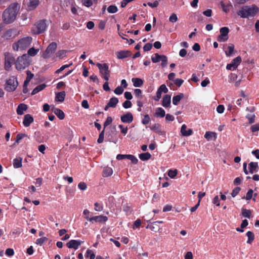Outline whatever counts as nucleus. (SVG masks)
I'll return each instance as SVG.
<instances>
[{
    "label": "nucleus",
    "mask_w": 259,
    "mask_h": 259,
    "mask_svg": "<svg viewBox=\"0 0 259 259\" xmlns=\"http://www.w3.org/2000/svg\"><path fill=\"white\" fill-rule=\"evenodd\" d=\"M52 111L60 120H63L64 119L65 114L62 110L59 108H54L52 109Z\"/></svg>",
    "instance_id": "20"
},
{
    "label": "nucleus",
    "mask_w": 259,
    "mask_h": 259,
    "mask_svg": "<svg viewBox=\"0 0 259 259\" xmlns=\"http://www.w3.org/2000/svg\"><path fill=\"white\" fill-rule=\"evenodd\" d=\"M71 64H66V65L62 66L59 69H58V70H57L56 71V73H57V74L60 73L61 71L64 70L65 68L70 67Z\"/></svg>",
    "instance_id": "58"
},
{
    "label": "nucleus",
    "mask_w": 259,
    "mask_h": 259,
    "mask_svg": "<svg viewBox=\"0 0 259 259\" xmlns=\"http://www.w3.org/2000/svg\"><path fill=\"white\" fill-rule=\"evenodd\" d=\"M220 35L229 38L228 33L229 32V29L227 27H223L220 29Z\"/></svg>",
    "instance_id": "30"
},
{
    "label": "nucleus",
    "mask_w": 259,
    "mask_h": 259,
    "mask_svg": "<svg viewBox=\"0 0 259 259\" xmlns=\"http://www.w3.org/2000/svg\"><path fill=\"white\" fill-rule=\"evenodd\" d=\"M151 120V119L148 114H146L144 116V118L142 120V123L144 125L148 124Z\"/></svg>",
    "instance_id": "47"
},
{
    "label": "nucleus",
    "mask_w": 259,
    "mask_h": 259,
    "mask_svg": "<svg viewBox=\"0 0 259 259\" xmlns=\"http://www.w3.org/2000/svg\"><path fill=\"white\" fill-rule=\"evenodd\" d=\"M132 53L128 50H121L116 52V55L118 59H123L131 57Z\"/></svg>",
    "instance_id": "13"
},
{
    "label": "nucleus",
    "mask_w": 259,
    "mask_h": 259,
    "mask_svg": "<svg viewBox=\"0 0 259 259\" xmlns=\"http://www.w3.org/2000/svg\"><path fill=\"white\" fill-rule=\"evenodd\" d=\"M174 83L178 85L179 87H180L184 82V80L182 79L176 78L174 80Z\"/></svg>",
    "instance_id": "62"
},
{
    "label": "nucleus",
    "mask_w": 259,
    "mask_h": 259,
    "mask_svg": "<svg viewBox=\"0 0 259 259\" xmlns=\"http://www.w3.org/2000/svg\"><path fill=\"white\" fill-rule=\"evenodd\" d=\"M241 62V57L238 56L234 59L230 64L227 65L226 69L230 70H234L237 68Z\"/></svg>",
    "instance_id": "10"
},
{
    "label": "nucleus",
    "mask_w": 259,
    "mask_h": 259,
    "mask_svg": "<svg viewBox=\"0 0 259 259\" xmlns=\"http://www.w3.org/2000/svg\"><path fill=\"white\" fill-rule=\"evenodd\" d=\"M134 94L136 97H138L139 99H142L143 98L142 96V90L139 89H136L134 90Z\"/></svg>",
    "instance_id": "46"
},
{
    "label": "nucleus",
    "mask_w": 259,
    "mask_h": 259,
    "mask_svg": "<svg viewBox=\"0 0 259 259\" xmlns=\"http://www.w3.org/2000/svg\"><path fill=\"white\" fill-rule=\"evenodd\" d=\"M158 90L160 91L161 93L163 92L166 93L168 92V89L165 84L161 85L158 89Z\"/></svg>",
    "instance_id": "59"
},
{
    "label": "nucleus",
    "mask_w": 259,
    "mask_h": 259,
    "mask_svg": "<svg viewBox=\"0 0 259 259\" xmlns=\"http://www.w3.org/2000/svg\"><path fill=\"white\" fill-rule=\"evenodd\" d=\"M118 99L116 97H112L109 101L108 106H110L111 108H115L118 103Z\"/></svg>",
    "instance_id": "27"
},
{
    "label": "nucleus",
    "mask_w": 259,
    "mask_h": 259,
    "mask_svg": "<svg viewBox=\"0 0 259 259\" xmlns=\"http://www.w3.org/2000/svg\"><path fill=\"white\" fill-rule=\"evenodd\" d=\"M171 97L169 95H165L163 96L162 100V105L165 107L167 108L170 106Z\"/></svg>",
    "instance_id": "18"
},
{
    "label": "nucleus",
    "mask_w": 259,
    "mask_h": 259,
    "mask_svg": "<svg viewBox=\"0 0 259 259\" xmlns=\"http://www.w3.org/2000/svg\"><path fill=\"white\" fill-rule=\"evenodd\" d=\"M165 115V112L163 109L161 107L156 109L155 116L156 117H163Z\"/></svg>",
    "instance_id": "31"
},
{
    "label": "nucleus",
    "mask_w": 259,
    "mask_h": 259,
    "mask_svg": "<svg viewBox=\"0 0 259 259\" xmlns=\"http://www.w3.org/2000/svg\"><path fill=\"white\" fill-rule=\"evenodd\" d=\"M181 133L183 136H189L193 134V131L190 128L187 130V126L184 124L181 126Z\"/></svg>",
    "instance_id": "19"
},
{
    "label": "nucleus",
    "mask_w": 259,
    "mask_h": 259,
    "mask_svg": "<svg viewBox=\"0 0 259 259\" xmlns=\"http://www.w3.org/2000/svg\"><path fill=\"white\" fill-rule=\"evenodd\" d=\"M48 26L47 25V20L42 19L36 22L31 28V33L33 34L38 35L44 33Z\"/></svg>",
    "instance_id": "4"
},
{
    "label": "nucleus",
    "mask_w": 259,
    "mask_h": 259,
    "mask_svg": "<svg viewBox=\"0 0 259 259\" xmlns=\"http://www.w3.org/2000/svg\"><path fill=\"white\" fill-rule=\"evenodd\" d=\"M66 53L67 51L66 50H59L56 53V57L61 59L66 56Z\"/></svg>",
    "instance_id": "39"
},
{
    "label": "nucleus",
    "mask_w": 259,
    "mask_h": 259,
    "mask_svg": "<svg viewBox=\"0 0 259 259\" xmlns=\"http://www.w3.org/2000/svg\"><path fill=\"white\" fill-rule=\"evenodd\" d=\"M213 136L214 137V138H216L217 134L214 132H206L204 135V138H206L207 140H210Z\"/></svg>",
    "instance_id": "37"
},
{
    "label": "nucleus",
    "mask_w": 259,
    "mask_h": 259,
    "mask_svg": "<svg viewBox=\"0 0 259 259\" xmlns=\"http://www.w3.org/2000/svg\"><path fill=\"white\" fill-rule=\"evenodd\" d=\"M184 97L183 93H179L178 95L175 96L172 98V104L177 105L180 100Z\"/></svg>",
    "instance_id": "23"
},
{
    "label": "nucleus",
    "mask_w": 259,
    "mask_h": 259,
    "mask_svg": "<svg viewBox=\"0 0 259 259\" xmlns=\"http://www.w3.org/2000/svg\"><path fill=\"white\" fill-rule=\"evenodd\" d=\"M26 135L24 134H17L16 136V140L14 143L15 144L16 143L18 144L20 142V141L22 140L24 137H26Z\"/></svg>",
    "instance_id": "51"
},
{
    "label": "nucleus",
    "mask_w": 259,
    "mask_h": 259,
    "mask_svg": "<svg viewBox=\"0 0 259 259\" xmlns=\"http://www.w3.org/2000/svg\"><path fill=\"white\" fill-rule=\"evenodd\" d=\"M32 38L31 37H23L13 44V49L16 51L25 50L29 47Z\"/></svg>",
    "instance_id": "3"
},
{
    "label": "nucleus",
    "mask_w": 259,
    "mask_h": 259,
    "mask_svg": "<svg viewBox=\"0 0 259 259\" xmlns=\"http://www.w3.org/2000/svg\"><path fill=\"white\" fill-rule=\"evenodd\" d=\"M132 81L135 87H141L144 83V81L140 78H133Z\"/></svg>",
    "instance_id": "22"
},
{
    "label": "nucleus",
    "mask_w": 259,
    "mask_h": 259,
    "mask_svg": "<svg viewBox=\"0 0 259 259\" xmlns=\"http://www.w3.org/2000/svg\"><path fill=\"white\" fill-rule=\"evenodd\" d=\"M34 121L33 117L29 114L24 115L23 124L25 127H28Z\"/></svg>",
    "instance_id": "17"
},
{
    "label": "nucleus",
    "mask_w": 259,
    "mask_h": 259,
    "mask_svg": "<svg viewBox=\"0 0 259 259\" xmlns=\"http://www.w3.org/2000/svg\"><path fill=\"white\" fill-rule=\"evenodd\" d=\"M253 193V190L252 189H249L247 192L246 196L242 197V199H245L247 200H250L252 197Z\"/></svg>",
    "instance_id": "45"
},
{
    "label": "nucleus",
    "mask_w": 259,
    "mask_h": 259,
    "mask_svg": "<svg viewBox=\"0 0 259 259\" xmlns=\"http://www.w3.org/2000/svg\"><path fill=\"white\" fill-rule=\"evenodd\" d=\"M152 48V44L151 43H147L146 44L144 47L143 50L144 52L149 51Z\"/></svg>",
    "instance_id": "56"
},
{
    "label": "nucleus",
    "mask_w": 259,
    "mask_h": 259,
    "mask_svg": "<svg viewBox=\"0 0 259 259\" xmlns=\"http://www.w3.org/2000/svg\"><path fill=\"white\" fill-rule=\"evenodd\" d=\"M105 129L104 128L102 131L100 133L97 142L99 144L103 143L104 141Z\"/></svg>",
    "instance_id": "48"
},
{
    "label": "nucleus",
    "mask_w": 259,
    "mask_h": 259,
    "mask_svg": "<svg viewBox=\"0 0 259 259\" xmlns=\"http://www.w3.org/2000/svg\"><path fill=\"white\" fill-rule=\"evenodd\" d=\"M169 20L170 22L172 23H175L177 22L178 20V17L177 15L175 13L172 14L169 18Z\"/></svg>",
    "instance_id": "57"
},
{
    "label": "nucleus",
    "mask_w": 259,
    "mask_h": 259,
    "mask_svg": "<svg viewBox=\"0 0 259 259\" xmlns=\"http://www.w3.org/2000/svg\"><path fill=\"white\" fill-rule=\"evenodd\" d=\"M57 49V43L52 42L47 48L46 51L43 53L42 57L44 59L49 58L55 52Z\"/></svg>",
    "instance_id": "7"
},
{
    "label": "nucleus",
    "mask_w": 259,
    "mask_h": 259,
    "mask_svg": "<svg viewBox=\"0 0 259 259\" xmlns=\"http://www.w3.org/2000/svg\"><path fill=\"white\" fill-rule=\"evenodd\" d=\"M107 10L109 13L113 14L117 12L118 8L115 5H110L108 7Z\"/></svg>",
    "instance_id": "40"
},
{
    "label": "nucleus",
    "mask_w": 259,
    "mask_h": 259,
    "mask_svg": "<svg viewBox=\"0 0 259 259\" xmlns=\"http://www.w3.org/2000/svg\"><path fill=\"white\" fill-rule=\"evenodd\" d=\"M95 210L97 211H101L103 210V206L100 205L99 203L96 202L94 204Z\"/></svg>",
    "instance_id": "61"
},
{
    "label": "nucleus",
    "mask_w": 259,
    "mask_h": 259,
    "mask_svg": "<svg viewBox=\"0 0 259 259\" xmlns=\"http://www.w3.org/2000/svg\"><path fill=\"white\" fill-rule=\"evenodd\" d=\"M242 214L243 217L250 218L251 214V211L249 209L242 208Z\"/></svg>",
    "instance_id": "38"
},
{
    "label": "nucleus",
    "mask_w": 259,
    "mask_h": 259,
    "mask_svg": "<svg viewBox=\"0 0 259 259\" xmlns=\"http://www.w3.org/2000/svg\"><path fill=\"white\" fill-rule=\"evenodd\" d=\"M255 117V116L254 114H253V115L247 114L246 116V118L248 120L249 123L250 124L254 122Z\"/></svg>",
    "instance_id": "52"
},
{
    "label": "nucleus",
    "mask_w": 259,
    "mask_h": 259,
    "mask_svg": "<svg viewBox=\"0 0 259 259\" xmlns=\"http://www.w3.org/2000/svg\"><path fill=\"white\" fill-rule=\"evenodd\" d=\"M27 109V105L25 104L21 103L18 106L17 108L16 109V112L17 114L21 115L23 114L24 111H26Z\"/></svg>",
    "instance_id": "21"
},
{
    "label": "nucleus",
    "mask_w": 259,
    "mask_h": 259,
    "mask_svg": "<svg viewBox=\"0 0 259 259\" xmlns=\"http://www.w3.org/2000/svg\"><path fill=\"white\" fill-rule=\"evenodd\" d=\"M85 219L89 221L90 222H93V221H94L96 222L99 223L106 222L108 220V218L106 216H104L102 215L95 216L92 218L85 217Z\"/></svg>",
    "instance_id": "14"
},
{
    "label": "nucleus",
    "mask_w": 259,
    "mask_h": 259,
    "mask_svg": "<svg viewBox=\"0 0 259 259\" xmlns=\"http://www.w3.org/2000/svg\"><path fill=\"white\" fill-rule=\"evenodd\" d=\"M151 130H153L157 133L161 132V126L159 124L155 123L150 127Z\"/></svg>",
    "instance_id": "44"
},
{
    "label": "nucleus",
    "mask_w": 259,
    "mask_h": 259,
    "mask_svg": "<svg viewBox=\"0 0 259 259\" xmlns=\"http://www.w3.org/2000/svg\"><path fill=\"white\" fill-rule=\"evenodd\" d=\"M15 65L16 68L18 70L24 69L29 65L28 56L26 54H24L22 56L18 57L15 62Z\"/></svg>",
    "instance_id": "5"
},
{
    "label": "nucleus",
    "mask_w": 259,
    "mask_h": 259,
    "mask_svg": "<svg viewBox=\"0 0 259 259\" xmlns=\"http://www.w3.org/2000/svg\"><path fill=\"white\" fill-rule=\"evenodd\" d=\"M18 85L17 78L13 76L6 80L5 89L8 92H12L15 91Z\"/></svg>",
    "instance_id": "6"
},
{
    "label": "nucleus",
    "mask_w": 259,
    "mask_h": 259,
    "mask_svg": "<svg viewBox=\"0 0 259 259\" xmlns=\"http://www.w3.org/2000/svg\"><path fill=\"white\" fill-rule=\"evenodd\" d=\"M97 67L100 70V73L103 75V78L106 81H108L109 77L110 71L107 64L104 63L103 64L97 63Z\"/></svg>",
    "instance_id": "8"
},
{
    "label": "nucleus",
    "mask_w": 259,
    "mask_h": 259,
    "mask_svg": "<svg viewBox=\"0 0 259 259\" xmlns=\"http://www.w3.org/2000/svg\"><path fill=\"white\" fill-rule=\"evenodd\" d=\"M19 8L18 4L14 3L6 9L3 14V19L4 23L10 24L12 23L16 19Z\"/></svg>",
    "instance_id": "1"
},
{
    "label": "nucleus",
    "mask_w": 259,
    "mask_h": 259,
    "mask_svg": "<svg viewBox=\"0 0 259 259\" xmlns=\"http://www.w3.org/2000/svg\"><path fill=\"white\" fill-rule=\"evenodd\" d=\"M46 87V85L45 83L39 84L32 91L31 95H34L39 92L42 91Z\"/></svg>",
    "instance_id": "29"
},
{
    "label": "nucleus",
    "mask_w": 259,
    "mask_h": 259,
    "mask_svg": "<svg viewBox=\"0 0 259 259\" xmlns=\"http://www.w3.org/2000/svg\"><path fill=\"white\" fill-rule=\"evenodd\" d=\"M17 30L15 29H10L8 30L2 36V37L6 39H10L17 36Z\"/></svg>",
    "instance_id": "12"
},
{
    "label": "nucleus",
    "mask_w": 259,
    "mask_h": 259,
    "mask_svg": "<svg viewBox=\"0 0 259 259\" xmlns=\"http://www.w3.org/2000/svg\"><path fill=\"white\" fill-rule=\"evenodd\" d=\"M38 51V49H35L34 48L32 47L28 50V54L30 56H34L37 54Z\"/></svg>",
    "instance_id": "41"
},
{
    "label": "nucleus",
    "mask_w": 259,
    "mask_h": 259,
    "mask_svg": "<svg viewBox=\"0 0 259 259\" xmlns=\"http://www.w3.org/2000/svg\"><path fill=\"white\" fill-rule=\"evenodd\" d=\"M258 167V163L256 162H251L249 164V172L253 174L256 171V168Z\"/></svg>",
    "instance_id": "26"
},
{
    "label": "nucleus",
    "mask_w": 259,
    "mask_h": 259,
    "mask_svg": "<svg viewBox=\"0 0 259 259\" xmlns=\"http://www.w3.org/2000/svg\"><path fill=\"white\" fill-rule=\"evenodd\" d=\"M177 174L178 170L177 169H169L167 172L168 176L171 179L175 178L177 176Z\"/></svg>",
    "instance_id": "42"
},
{
    "label": "nucleus",
    "mask_w": 259,
    "mask_h": 259,
    "mask_svg": "<svg viewBox=\"0 0 259 259\" xmlns=\"http://www.w3.org/2000/svg\"><path fill=\"white\" fill-rule=\"evenodd\" d=\"M125 158L130 160L133 164H137L138 162V159L134 155H133L118 154L116 156V159L118 160H122Z\"/></svg>",
    "instance_id": "11"
},
{
    "label": "nucleus",
    "mask_w": 259,
    "mask_h": 259,
    "mask_svg": "<svg viewBox=\"0 0 259 259\" xmlns=\"http://www.w3.org/2000/svg\"><path fill=\"white\" fill-rule=\"evenodd\" d=\"M228 50L225 51V54L227 57H230L233 54L234 51V45L232 44H230L228 47Z\"/></svg>",
    "instance_id": "32"
},
{
    "label": "nucleus",
    "mask_w": 259,
    "mask_h": 259,
    "mask_svg": "<svg viewBox=\"0 0 259 259\" xmlns=\"http://www.w3.org/2000/svg\"><path fill=\"white\" fill-rule=\"evenodd\" d=\"M86 257H89L90 259H94L95 258V254L92 250L88 249L86 252Z\"/></svg>",
    "instance_id": "49"
},
{
    "label": "nucleus",
    "mask_w": 259,
    "mask_h": 259,
    "mask_svg": "<svg viewBox=\"0 0 259 259\" xmlns=\"http://www.w3.org/2000/svg\"><path fill=\"white\" fill-rule=\"evenodd\" d=\"M48 240V239L46 237H43L40 238H38L36 240V243L37 245L41 246L45 242L47 241Z\"/></svg>",
    "instance_id": "43"
},
{
    "label": "nucleus",
    "mask_w": 259,
    "mask_h": 259,
    "mask_svg": "<svg viewBox=\"0 0 259 259\" xmlns=\"http://www.w3.org/2000/svg\"><path fill=\"white\" fill-rule=\"evenodd\" d=\"M251 131L252 132L254 133L259 131V124H255L251 127Z\"/></svg>",
    "instance_id": "64"
},
{
    "label": "nucleus",
    "mask_w": 259,
    "mask_h": 259,
    "mask_svg": "<svg viewBox=\"0 0 259 259\" xmlns=\"http://www.w3.org/2000/svg\"><path fill=\"white\" fill-rule=\"evenodd\" d=\"M133 115L130 112H127L120 117V120L123 123H130L133 121Z\"/></svg>",
    "instance_id": "16"
},
{
    "label": "nucleus",
    "mask_w": 259,
    "mask_h": 259,
    "mask_svg": "<svg viewBox=\"0 0 259 259\" xmlns=\"http://www.w3.org/2000/svg\"><path fill=\"white\" fill-rule=\"evenodd\" d=\"M163 55H160L158 53H155L151 57V60L153 63H157L161 60Z\"/></svg>",
    "instance_id": "35"
},
{
    "label": "nucleus",
    "mask_w": 259,
    "mask_h": 259,
    "mask_svg": "<svg viewBox=\"0 0 259 259\" xmlns=\"http://www.w3.org/2000/svg\"><path fill=\"white\" fill-rule=\"evenodd\" d=\"M112 121L113 119L111 116L107 117V118H106V120L104 123V128L105 129V128L106 126L112 123Z\"/></svg>",
    "instance_id": "50"
},
{
    "label": "nucleus",
    "mask_w": 259,
    "mask_h": 259,
    "mask_svg": "<svg viewBox=\"0 0 259 259\" xmlns=\"http://www.w3.org/2000/svg\"><path fill=\"white\" fill-rule=\"evenodd\" d=\"M246 235L248 237V240L247 241V243L251 244L252 241L254 240V235L253 233L251 231H248L246 233Z\"/></svg>",
    "instance_id": "34"
},
{
    "label": "nucleus",
    "mask_w": 259,
    "mask_h": 259,
    "mask_svg": "<svg viewBox=\"0 0 259 259\" xmlns=\"http://www.w3.org/2000/svg\"><path fill=\"white\" fill-rule=\"evenodd\" d=\"M22 158L21 157L16 158L13 160V164L15 168H20L22 166Z\"/></svg>",
    "instance_id": "28"
},
{
    "label": "nucleus",
    "mask_w": 259,
    "mask_h": 259,
    "mask_svg": "<svg viewBox=\"0 0 259 259\" xmlns=\"http://www.w3.org/2000/svg\"><path fill=\"white\" fill-rule=\"evenodd\" d=\"M65 96H66V94L64 91L59 92L56 95L55 100L57 101H59L60 102H62L64 100Z\"/></svg>",
    "instance_id": "25"
},
{
    "label": "nucleus",
    "mask_w": 259,
    "mask_h": 259,
    "mask_svg": "<svg viewBox=\"0 0 259 259\" xmlns=\"http://www.w3.org/2000/svg\"><path fill=\"white\" fill-rule=\"evenodd\" d=\"M38 0H29L28 4V8L29 10H33L35 9L38 5Z\"/></svg>",
    "instance_id": "24"
},
{
    "label": "nucleus",
    "mask_w": 259,
    "mask_h": 259,
    "mask_svg": "<svg viewBox=\"0 0 259 259\" xmlns=\"http://www.w3.org/2000/svg\"><path fill=\"white\" fill-rule=\"evenodd\" d=\"M5 68L6 70H10L12 65L15 62V58L10 53L5 55Z\"/></svg>",
    "instance_id": "9"
},
{
    "label": "nucleus",
    "mask_w": 259,
    "mask_h": 259,
    "mask_svg": "<svg viewBox=\"0 0 259 259\" xmlns=\"http://www.w3.org/2000/svg\"><path fill=\"white\" fill-rule=\"evenodd\" d=\"M132 104L131 101L128 100H126L124 102V103L122 104L123 107L127 109L129 108H131L132 107Z\"/></svg>",
    "instance_id": "60"
},
{
    "label": "nucleus",
    "mask_w": 259,
    "mask_h": 259,
    "mask_svg": "<svg viewBox=\"0 0 259 259\" xmlns=\"http://www.w3.org/2000/svg\"><path fill=\"white\" fill-rule=\"evenodd\" d=\"M151 157V155L149 152L143 153L139 154V158L143 161L149 160Z\"/></svg>",
    "instance_id": "36"
},
{
    "label": "nucleus",
    "mask_w": 259,
    "mask_h": 259,
    "mask_svg": "<svg viewBox=\"0 0 259 259\" xmlns=\"http://www.w3.org/2000/svg\"><path fill=\"white\" fill-rule=\"evenodd\" d=\"M114 92L116 95H121L123 92V89L121 86H118L114 90Z\"/></svg>",
    "instance_id": "54"
},
{
    "label": "nucleus",
    "mask_w": 259,
    "mask_h": 259,
    "mask_svg": "<svg viewBox=\"0 0 259 259\" xmlns=\"http://www.w3.org/2000/svg\"><path fill=\"white\" fill-rule=\"evenodd\" d=\"M112 169L111 167H106L103 169V176L104 177H109L112 175Z\"/></svg>",
    "instance_id": "33"
},
{
    "label": "nucleus",
    "mask_w": 259,
    "mask_h": 259,
    "mask_svg": "<svg viewBox=\"0 0 259 259\" xmlns=\"http://www.w3.org/2000/svg\"><path fill=\"white\" fill-rule=\"evenodd\" d=\"M161 65L162 67H165L167 65V58L166 56L163 55V58L161 59Z\"/></svg>",
    "instance_id": "55"
},
{
    "label": "nucleus",
    "mask_w": 259,
    "mask_h": 259,
    "mask_svg": "<svg viewBox=\"0 0 259 259\" xmlns=\"http://www.w3.org/2000/svg\"><path fill=\"white\" fill-rule=\"evenodd\" d=\"M78 187L81 190H85L87 188V186L84 182H80L78 185Z\"/></svg>",
    "instance_id": "63"
},
{
    "label": "nucleus",
    "mask_w": 259,
    "mask_h": 259,
    "mask_svg": "<svg viewBox=\"0 0 259 259\" xmlns=\"http://www.w3.org/2000/svg\"><path fill=\"white\" fill-rule=\"evenodd\" d=\"M258 11V8L255 5L251 6H244L237 12L238 16L242 18H247L253 17Z\"/></svg>",
    "instance_id": "2"
},
{
    "label": "nucleus",
    "mask_w": 259,
    "mask_h": 259,
    "mask_svg": "<svg viewBox=\"0 0 259 259\" xmlns=\"http://www.w3.org/2000/svg\"><path fill=\"white\" fill-rule=\"evenodd\" d=\"M241 190V188L239 187H237L235 188H234L232 193H231V196L233 197H235L240 192Z\"/></svg>",
    "instance_id": "53"
},
{
    "label": "nucleus",
    "mask_w": 259,
    "mask_h": 259,
    "mask_svg": "<svg viewBox=\"0 0 259 259\" xmlns=\"http://www.w3.org/2000/svg\"><path fill=\"white\" fill-rule=\"evenodd\" d=\"M83 243V241L77 240H71L67 243L66 246L69 248H73L75 250L78 249L79 245Z\"/></svg>",
    "instance_id": "15"
}]
</instances>
